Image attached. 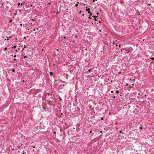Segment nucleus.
<instances>
[{
  "label": "nucleus",
  "instance_id": "nucleus-1",
  "mask_svg": "<svg viewBox=\"0 0 154 154\" xmlns=\"http://www.w3.org/2000/svg\"><path fill=\"white\" fill-rule=\"evenodd\" d=\"M90 10V8H88V9H87L86 10V11L89 12Z\"/></svg>",
  "mask_w": 154,
  "mask_h": 154
},
{
  "label": "nucleus",
  "instance_id": "nucleus-6",
  "mask_svg": "<svg viewBox=\"0 0 154 154\" xmlns=\"http://www.w3.org/2000/svg\"><path fill=\"white\" fill-rule=\"evenodd\" d=\"M151 59L152 60H154V58H153V57H152L151 58Z\"/></svg>",
  "mask_w": 154,
  "mask_h": 154
},
{
  "label": "nucleus",
  "instance_id": "nucleus-26",
  "mask_svg": "<svg viewBox=\"0 0 154 154\" xmlns=\"http://www.w3.org/2000/svg\"><path fill=\"white\" fill-rule=\"evenodd\" d=\"M140 129H142V128H141V127H140Z\"/></svg>",
  "mask_w": 154,
  "mask_h": 154
},
{
  "label": "nucleus",
  "instance_id": "nucleus-24",
  "mask_svg": "<svg viewBox=\"0 0 154 154\" xmlns=\"http://www.w3.org/2000/svg\"><path fill=\"white\" fill-rule=\"evenodd\" d=\"M93 2H94L95 1L94 0H93Z\"/></svg>",
  "mask_w": 154,
  "mask_h": 154
},
{
  "label": "nucleus",
  "instance_id": "nucleus-15",
  "mask_svg": "<svg viewBox=\"0 0 154 154\" xmlns=\"http://www.w3.org/2000/svg\"><path fill=\"white\" fill-rule=\"evenodd\" d=\"M115 97H116V96H113V98H115Z\"/></svg>",
  "mask_w": 154,
  "mask_h": 154
},
{
  "label": "nucleus",
  "instance_id": "nucleus-19",
  "mask_svg": "<svg viewBox=\"0 0 154 154\" xmlns=\"http://www.w3.org/2000/svg\"><path fill=\"white\" fill-rule=\"evenodd\" d=\"M101 119H102L103 120V117H102L101 118Z\"/></svg>",
  "mask_w": 154,
  "mask_h": 154
},
{
  "label": "nucleus",
  "instance_id": "nucleus-9",
  "mask_svg": "<svg viewBox=\"0 0 154 154\" xmlns=\"http://www.w3.org/2000/svg\"><path fill=\"white\" fill-rule=\"evenodd\" d=\"M94 20L96 21L97 20V19L96 18V17L94 18Z\"/></svg>",
  "mask_w": 154,
  "mask_h": 154
},
{
  "label": "nucleus",
  "instance_id": "nucleus-2",
  "mask_svg": "<svg viewBox=\"0 0 154 154\" xmlns=\"http://www.w3.org/2000/svg\"><path fill=\"white\" fill-rule=\"evenodd\" d=\"M50 75L51 76L53 75V73L52 72H50Z\"/></svg>",
  "mask_w": 154,
  "mask_h": 154
},
{
  "label": "nucleus",
  "instance_id": "nucleus-28",
  "mask_svg": "<svg viewBox=\"0 0 154 154\" xmlns=\"http://www.w3.org/2000/svg\"><path fill=\"white\" fill-rule=\"evenodd\" d=\"M86 8H87V7H86Z\"/></svg>",
  "mask_w": 154,
  "mask_h": 154
},
{
  "label": "nucleus",
  "instance_id": "nucleus-30",
  "mask_svg": "<svg viewBox=\"0 0 154 154\" xmlns=\"http://www.w3.org/2000/svg\"><path fill=\"white\" fill-rule=\"evenodd\" d=\"M23 154H25L24 153H23Z\"/></svg>",
  "mask_w": 154,
  "mask_h": 154
},
{
  "label": "nucleus",
  "instance_id": "nucleus-11",
  "mask_svg": "<svg viewBox=\"0 0 154 154\" xmlns=\"http://www.w3.org/2000/svg\"><path fill=\"white\" fill-rule=\"evenodd\" d=\"M90 16H92V13H90Z\"/></svg>",
  "mask_w": 154,
  "mask_h": 154
},
{
  "label": "nucleus",
  "instance_id": "nucleus-5",
  "mask_svg": "<svg viewBox=\"0 0 154 154\" xmlns=\"http://www.w3.org/2000/svg\"><path fill=\"white\" fill-rule=\"evenodd\" d=\"M75 6H76V7H78V4H76L75 5Z\"/></svg>",
  "mask_w": 154,
  "mask_h": 154
},
{
  "label": "nucleus",
  "instance_id": "nucleus-23",
  "mask_svg": "<svg viewBox=\"0 0 154 154\" xmlns=\"http://www.w3.org/2000/svg\"><path fill=\"white\" fill-rule=\"evenodd\" d=\"M148 5H150V4H148Z\"/></svg>",
  "mask_w": 154,
  "mask_h": 154
},
{
  "label": "nucleus",
  "instance_id": "nucleus-3",
  "mask_svg": "<svg viewBox=\"0 0 154 154\" xmlns=\"http://www.w3.org/2000/svg\"><path fill=\"white\" fill-rule=\"evenodd\" d=\"M12 71L14 72H15V70L14 69H13L12 70Z\"/></svg>",
  "mask_w": 154,
  "mask_h": 154
},
{
  "label": "nucleus",
  "instance_id": "nucleus-21",
  "mask_svg": "<svg viewBox=\"0 0 154 154\" xmlns=\"http://www.w3.org/2000/svg\"><path fill=\"white\" fill-rule=\"evenodd\" d=\"M120 133H122V131H120Z\"/></svg>",
  "mask_w": 154,
  "mask_h": 154
},
{
  "label": "nucleus",
  "instance_id": "nucleus-14",
  "mask_svg": "<svg viewBox=\"0 0 154 154\" xmlns=\"http://www.w3.org/2000/svg\"><path fill=\"white\" fill-rule=\"evenodd\" d=\"M81 11H80L79 12V14H81Z\"/></svg>",
  "mask_w": 154,
  "mask_h": 154
},
{
  "label": "nucleus",
  "instance_id": "nucleus-13",
  "mask_svg": "<svg viewBox=\"0 0 154 154\" xmlns=\"http://www.w3.org/2000/svg\"><path fill=\"white\" fill-rule=\"evenodd\" d=\"M88 14H90V13H91V12L89 11V12H88Z\"/></svg>",
  "mask_w": 154,
  "mask_h": 154
},
{
  "label": "nucleus",
  "instance_id": "nucleus-20",
  "mask_svg": "<svg viewBox=\"0 0 154 154\" xmlns=\"http://www.w3.org/2000/svg\"><path fill=\"white\" fill-rule=\"evenodd\" d=\"M21 5H22L23 4L22 3H21V4H20Z\"/></svg>",
  "mask_w": 154,
  "mask_h": 154
},
{
  "label": "nucleus",
  "instance_id": "nucleus-18",
  "mask_svg": "<svg viewBox=\"0 0 154 154\" xmlns=\"http://www.w3.org/2000/svg\"><path fill=\"white\" fill-rule=\"evenodd\" d=\"M11 21H12V20H10V22H11Z\"/></svg>",
  "mask_w": 154,
  "mask_h": 154
},
{
  "label": "nucleus",
  "instance_id": "nucleus-16",
  "mask_svg": "<svg viewBox=\"0 0 154 154\" xmlns=\"http://www.w3.org/2000/svg\"><path fill=\"white\" fill-rule=\"evenodd\" d=\"M43 109H44L45 110V107H43Z\"/></svg>",
  "mask_w": 154,
  "mask_h": 154
},
{
  "label": "nucleus",
  "instance_id": "nucleus-7",
  "mask_svg": "<svg viewBox=\"0 0 154 154\" xmlns=\"http://www.w3.org/2000/svg\"><path fill=\"white\" fill-rule=\"evenodd\" d=\"M88 18L91 19H92V18L90 17H88Z\"/></svg>",
  "mask_w": 154,
  "mask_h": 154
},
{
  "label": "nucleus",
  "instance_id": "nucleus-10",
  "mask_svg": "<svg viewBox=\"0 0 154 154\" xmlns=\"http://www.w3.org/2000/svg\"><path fill=\"white\" fill-rule=\"evenodd\" d=\"M20 5V4L19 3L18 4V5L19 6Z\"/></svg>",
  "mask_w": 154,
  "mask_h": 154
},
{
  "label": "nucleus",
  "instance_id": "nucleus-4",
  "mask_svg": "<svg viewBox=\"0 0 154 154\" xmlns=\"http://www.w3.org/2000/svg\"><path fill=\"white\" fill-rule=\"evenodd\" d=\"M116 93H119V91L117 90L116 91Z\"/></svg>",
  "mask_w": 154,
  "mask_h": 154
},
{
  "label": "nucleus",
  "instance_id": "nucleus-29",
  "mask_svg": "<svg viewBox=\"0 0 154 154\" xmlns=\"http://www.w3.org/2000/svg\"><path fill=\"white\" fill-rule=\"evenodd\" d=\"M79 111L80 112L79 110Z\"/></svg>",
  "mask_w": 154,
  "mask_h": 154
},
{
  "label": "nucleus",
  "instance_id": "nucleus-22",
  "mask_svg": "<svg viewBox=\"0 0 154 154\" xmlns=\"http://www.w3.org/2000/svg\"><path fill=\"white\" fill-rule=\"evenodd\" d=\"M82 16H84V14H82Z\"/></svg>",
  "mask_w": 154,
  "mask_h": 154
},
{
  "label": "nucleus",
  "instance_id": "nucleus-25",
  "mask_svg": "<svg viewBox=\"0 0 154 154\" xmlns=\"http://www.w3.org/2000/svg\"><path fill=\"white\" fill-rule=\"evenodd\" d=\"M134 81H135V80H133V82H134Z\"/></svg>",
  "mask_w": 154,
  "mask_h": 154
},
{
  "label": "nucleus",
  "instance_id": "nucleus-12",
  "mask_svg": "<svg viewBox=\"0 0 154 154\" xmlns=\"http://www.w3.org/2000/svg\"><path fill=\"white\" fill-rule=\"evenodd\" d=\"M111 92L112 93H113V91H111Z\"/></svg>",
  "mask_w": 154,
  "mask_h": 154
},
{
  "label": "nucleus",
  "instance_id": "nucleus-17",
  "mask_svg": "<svg viewBox=\"0 0 154 154\" xmlns=\"http://www.w3.org/2000/svg\"><path fill=\"white\" fill-rule=\"evenodd\" d=\"M99 13H97V14L98 15V14H99Z\"/></svg>",
  "mask_w": 154,
  "mask_h": 154
},
{
  "label": "nucleus",
  "instance_id": "nucleus-27",
  "mask_svg": "<svg viewBox=\"0 0 154 154\" xmlns=\"http://www.w3.org/2000/svg\"><path fill=\"white\" fill-rule=\"evenodd\" d=\"M15 57H16V55H15L14 56Z\"/></svg>",
  "mask_w": 154,
  "mask_h": 154
},
{
  "label": "nucleus",
  "instance_id": "nucleus-8",
  "mask_svg": "<svg viewBox=\"0 0 154 154\" xmlns=\"http://www.w3.org/2000/svg\"><path fill=\"white\" fill-rule=\"evenodd\" d=\"M93 17L94 18H95L96 17V16H93Z\"/></svg>",
  "mask_w": 154,
  "mask_h": 154
}]
</instances>
